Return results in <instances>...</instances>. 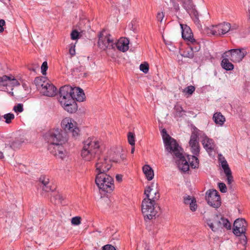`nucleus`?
Returning <instances> with one entry per match:
<instances>
[{
    "label": "nucleus",
    "instance_id": "f257e3e1",
    "mask_svg": "<svg viewBox=\"0 0 250 250\" xmlns=\"http://www.w3.org/2000/svg\"><path fill=\"white\" fill-rule=\"evenodd\" d=\"M100 142L93 138H88L84 143L81 156L86 161H90L96 159L95 164L97 174L106 173L111 167L107 158L102 154Z\"/></svg>",
    "mask_w": 250,
    "mask_h": 250
},
{
    "label": "nucleus",
    "instance_id": "f03ea898",
    "mask_svg": "<svg viewBox=\"0 0 250 250\" xmlns=\"http://www.w3.org/2000/svg\"><path fill=\"white\" fill-rule=\"evenodd\" d=\"M84 99L83 91L80 87L65 85L60 88L59 101L68 112H75L78 109L76 101L83 102Z\"/></svg>",
    "mask_w": 250,
    "mask_h": 250
},
{
    "label": "nucleus",
    "instance_id": "7ed1b4c3",
    "mask_svg": "<svg viewBox=\"0 0 250 250\" xmlns=\"http://www.w3.org/2000/svg\"><path fill=\"white\" fill-rule=\"evenodd\" d=\"M166 150L173 156L180 169L184 172L188 171L189 166L185 157L183 154V149L179 146L176 140L172 138L167 133L166 129L161 131Z\"/></svg>",
    "mask_w": 250,
    "mask_h": 250
},
{
    "label": "nucleus",
    "instance_id": "20e7f679",
    "mask_svg": "<svg viewBox=\"0 0 250 250\" xmlns=\"http://www.w3.org/2000/svg\"><path fill=\"white\" fill-rule=\"evenodd\" d=\"M154 184L152 183L145 190L146 198L142 203V211L145 218L152 219L157 214L155 205L156 201L160 198V195L156 190L154 189Z\"/></svg>",
    "mask_w": 250,
    "mask_h": 250
},
{
    "label": "nucleus",
    "instance_id": "39448f33",
    "mask_svg": "<svg viewBox=\"0 0 250 250\" xmlns=\"http://www.w3.org/2000/svg\"><path fill=\"white\" fill-rule=\"evenodd\" d=\"M45 140L50 144V149L53 150L54 147H60V151L62 152L63 144L67 141L66 133L60 128H53L44 135ZM54 151V150H52Z\"/></svg>",
    "mask_w": 250,
    "mask_h": 250
},
{
    "label": "nucleus",
    "instance_id": "423d86ee",
    "mask_svg": "<svg viewBox=\"0 0 250 250\" xmlns=\"http://www.w3.org/2000/svg\"><path fill=\"white\" fill-rule=\"evenodd\" d=\"M95 183L100 191L110 193L115 188L113 178L106 173L97 174Z\"/></svg>",
    "mask_w": 250,
    "mask_h": 250
},
{
    "label": "nucleus",
    "instance_id": "0eeeda50",
    "mask_svg": "<svg viewBox=\"0 0 250 250\" xmlns=\"http://www.w3.org/2000/svg\"><path fill=\"white\" fill-rule=\"evenodd\" d=\"M207 223L213 231H216L223 228L230 229L231 228V224L227 219L223 217L220 218L218 215L214 216L212 221L210 219L207 220Z\"/></svg>",
    "mask_w": 250,
    "mask_h": 250
},
{
    "label": "nucleus",
    "instance_id": "6e6552de",
    "mask_svg": "<svg viewBox=\"0 0 250 250\" xmlns=\"http://www.w3.org/2000/svg\"><path fill=\"white\" fill-rule=\"evenodd\" d=\"M244 48L231 49L224 53L222 57H228L233 62H239L247 55Z\"/></svg>",
    "mask_w": 250,
    "mask_h": 250
},
{
    "label": "nucleus",
    "instance_id": "1a4fd4ad",
    "mask_svg": "<svg viewBox=\"0 0 250 250\" xmlns=\"http://www.w3.org/2000/svg\"><path fill=\"white\" fill-rule=\"evenodd\" d=\"M111 35L107 33L105 30H103L98 35L99 40L98 45L100 48L104 50L106 49H114L115 43L110 39Z\"/></svg>",
    "mask_w": 250,
    "mask_h": 250
},
{
    "label": "nucleus",
    "instance_id": "9d476101",
    "mask_svg": "<svg viewBox=\"0 0 250 250\" xmlns=\"http://www.w3.org/2000/svg\"><path fill=\"white\" fill-rule=\"evenodd\" d=\"M206 200L211 207L217 208L221 204V197L215 189H209L206 192Z\"/></svg>",
    "mask_w": 250,
    "mask_h": 250
},
{
    "label": "nucleus",
    "instance_id": "9b49d317",
    "mask_svg": "<svg viewBox=\"0 0 250 250\" xmlns=\"http://www.w3.org/2000/svg\"><path fill=\"white\" fill-rule=\"evenodd\" d=\"M247 227V223L244 219H236L233 223V232L236 236L245 234Z\"/></svg>",
    "mask_w": 250,
    "mask_h": 250
},
{
    "label": "nucleus",
    "instance_id": "f8f14e48",
    "mask_svg": "<svg viewBox=\"0 0 250 250\" xmlns=\"http://www.w3.org/2000/svg\"><path fill=\"white\" fill-rule=\"evenodd\" d=\"M231 25L229 22H223L218 25L213 26L211 32L214 35H224L230 31Z\"/></svg>",
    "mask_w": 250,
    "mask_h": 250
},
{
    "label": "nucleus",
    "instance_id": "ddd939ff",
    "mask_svg": "<svg viewBox=\"0 0 250 250\" xmlns=\"http://www.w3.org/2000/svg\"><path fill=\"white\" fill-rule=\"evenodd\" d=\"M221 167L224 170V172L227 177V184L229 186V188L233 191L232 186V182L233 181V178L232 175L231 171L229 167V165L227 161L223 158V160L221 161Z\"/></svg>",
    "mask_w": 250,
    "mask_h": 250
},
{
    "label": "nucleus",
    "instance_id": "4468645a",
    "mask_svg": "<svg viewBox=\"0 0 250 250\" xmlns=\"http://www.w3.org/2000/svg\"><path fill=\"white\" fill-rule=\"evenodd\" d=\"M57 91V88L52 83H47L43 88L40 89V92L47 97H53L56 95Z\"/></svg>",
    "mask_w": 250,
    "mask_h": 250
},
{
    "label": "nucleus",
    "instance_id": "2eb2a0df",
    "mask_svg": "<svg viewBox=\"0 0 250 250\" xmlns=\"http://www.w3.org/2000/svg\"><path fill=\"white\" fill-rule=\"evenodd\" d=\"M182 29V37L185 40L188 41V42H195V39L193 38V33L190 28L186 24H180Z\"/></svg>",
    "mask_w": 250,
    "mask_h": 250
},
{
    "label": "nucleus",
    "instance_id": "dca6fc26",
    "mask_svg": "<svg viewBox=\"0 0 250 250\" xmlns=\"http://www.w3.org/2000/svg\"><path fill=\"white\" fill-rule=\"evenodd\" d=\"M38 185L45 192H49L54 190L49 182V178L45 175H42L40 177Z\"/></svg>",
    "mask_w": 250,
    "mask_h": 250
},
{
    "label": "nucleus",
    "instance_id": "f3484780",
    "mask_svg": "<svg viewBox=\"0 0 250 250\" xmlns=\"http://www.w3.org/2000/svg\"><path fill=\"white\" fill-rule=\"evenodd\" d=\"M129 40L126 38H121L118 41L115 43L114 48L117 47V49L123 52H125L128 50L129 47Z\"/></svg>",
    "mask_w": 250,
    "mask_h": 250
},
{
    "label": "nucleus",
    "instance_id": "a211bd4d",
    "mask_svg": "<svg viewBox=\"0 0 250 250\" xmlns=\"http://www.w3.org/2000/svg\"><path fill=\"white\" fill-rule=\"evenodd\" d=\"M202 131L197 128L195 129L192 132L190 139L189 142V146H193L199 144L198 138L200 136L202 137Z\"/></svg>",
    "mask_w": 250,
    "mask_h": 250
},
{
    "label": "nucleus",
    "instance_id": "6ab92c4d",
    "mask_svg": "<svg viewBox=\"0 0 250 250\" xmlns=\"http://www.w3.org/2000/svg\"><path fill=\"white\" fill-rule=\"evenodd\" d=\"M202 137H203V140L201 142L204 147L207 151H211L213 149V140L208 138L203 132Z\"/></svg>",
    "mask_w": 250,
    "mask_h": 250
},
{
    "label": "nucleus",
    "instance_id": "aec40b11",
    "mask_svg": "<svg viewBox=\"0 0 250 250\" xmlns=\"http://www.w3.org/2000/svg\"><path fill=\"white\" fill-rule=\"evenodd\" d=\"M54 147L55 148L53 149L54 151H52L53 150L50 149V144H49L48 146V149L51 154H52L57 158L63 159L66 155V151L64 148V147L63 146V149L62 150V152L60 151V147L59 148H58L59 147L58 146Z\"/></svg>",
    "mask_w": 250,
    "mask_h": 250
},
{
    "label": "nucleus",
    "instance_id": "412c9836",
    "mask_svg": "<svg viewBox=\"0 0 250 250\" xmlns=\"http://www.w3.org/2000/svg\"><path fill=\"white\" fill-rule=\"evenodd\" d=\"M61 126L64 130L63 131L67 134V132L71 130V129L74 127V125L70 119L66 118L62 121Z\"/></svg>",
    "mask_w": 250,
    "mask_h": 250
},
{
    "label": "nucleus",
    "instance_id": "4be33fe9",
    "mask_svg": "<svg viewBox=\"0 0 250 250\" xmlns=\"http://www.w3.org/2000/svg\"><path fill=\"white\" fill-rule=\"evenodd\" d=\"M34 83L37 89L40 91V89L43 88L44 85L48 83V81L45 77H38L35 79Z\"/></svg>",
    "mask_w": 250,
    "mask_h": 250
},
{
    "label": "nucleus",
    "instance_id": "5701e85b",
    "mask_svg": "<svg viewBox=\"0 0 250 250\" xmlns=\"http://www.w3.org/2000/svg\"><path fill=\"white\" fill-rule=\"evenodd\" d=\"M221 65L222 67L227 71L232 70L234 68L233 64L229 62L230 60L228 57H222Z\"/></svg>",
    "mask_w": 250,
    "mask_h": 250
},
{
    "label": "nucleus",
    "instance_id": "b1692460",
    "mask_svg": "<svg viewBox=\"0 0 250 250\" xmlns=\"http://www.w3.org/2000/svg\"><path fill=\"white\" fill-rule=\"evenodd\" d=\"M143 171L147 180L150 181L154 177V172L152 168L148 165H145L143 167Z\"/></svg>",
    "mask_w": 250,
    "mask_h": 250
},
{
    "label": "nucleus",
    "instance_id": "393cba45",
    "mask_svg": "<svg viewBox=\"0 0 250 250\" xmlns=\"http://www.w3.org/2000/svg\"><path fill=\"white\" fill-rule=\"evenodd\" d=\"M213 120L216 124L222 125L225 121V118L220 112H216L213 116Z\"/></svg>",
    "mask_w": 250,
    "mask_h": 250
},
{
    "label": "nucleus",
    "instance_id": "a878e982",
    "mask_svg": "<svg viewBox=\"0 0 250 250\" xmlns=\"http://www.w3.org/2000/svg\"><path fill=\"white\" fill-rule=\"evenodd\" d=\"M23 141L20 139H15V140L9 142V144H6V146H8L13 150H16L20 148L21 144Z\"/></svg>",
    "mask_w": 250,
    "mask_h": 250
},
{
    "label": "nucleus",
    "instance_id": "bb28decb",
    "mask_svg": "<svg viewBox=\"0 0 250 250\" xmlns=\"http://www.w3.org/2000/svg\"><path fill=\"white\" fill-rule=\"evenodd\" d=\"M182 2V5L184 8L190 14V11L193 9L194 5L192 0H180Z\"/></svg>",
    "mask_w": 250,
    "mask_h": 250
},
{
    "label": "nucleus",
    "instance_id": "cd10ccee",
    "mask_svg": "<svg viewBox=\"0 0 250 250\" xmlns=\"http://www.w3.org/2000/svg\"><path fill=\"white\" fill-rule=\"evenodd\" d=\"M63 199L64 198L61 194L56 193L54 194L51 200L52 202L54 201L55 204L59 205L62 204Z\"/></svg>",
    "mask_w": 250,
    "mask_h": 250
},
{
    "label": "nucleus",
    "instance_id": "c85d7f7f",
    "mask_svg": "<svg viewBox=\"0 0 250 250\" xmlns=\"http://www.w3.org/2000/svg\"><path fill=\"white\" fill-rule=\"evenodd\" d=\"M175 111V117H182L185 114L186 111L183 109V107L179 105H176L174 107Z\"/></svg>",
    "mask_w": 250,
    "mask_h": 250
},
{
    "label": "nucleus",
    "instance_id": "c756f323",
    "mask_svg": "<svg viewBox=\"0 0 250 250\" xmlns=\"http://www.w3.org/2000/svg\"><path fill=\"white\" fill-rule=\"evenodd\" d=\"M188 45H189V48L192 49V50H193V53L194 52H198L200 49V45L199 43L195 40V42H189Z\"/></svg>",
    "mask_w": 250,
    "mask_h": 250
},
{
    "label": "nucleus",
    "instance_id": "7c9ffc66",
    "mask_svg": "<svg viewBox=\"0 0 250 250\" xmlns=\"http://www.w3.org/2000/svg\"><path fill=\"white\" fill-rule=\"evenodd\" d=\"M181 56L184 57L192 59L194 57V53L193 52V50H192V49H190L189 47L187 48L183 52V53L181 54Z\"/></svg>",
    "mask_w": 250,
    "mask_h": 250
},
{
    "label": "nucleus",
    "instance_id": "2f4dec72",
    "mask_svg": "<svg viewBox=\"0 0 250 250\" xmlns=\"http://www.w3.org/2000/svg\"><path fill=\"white\" fill-rule=\"evenodd\" d=\"M190 165L192 168H198L199 165V160L196 156H192V161L191 162H190Z\"/></svg>",
    "mask_w": 250,
    "mask_h": 250
},
{
    "label": "nucleus",
    "instance_id": "473e14b6",
    "mask_svg": "<svg viewBox=\"0 0 250 250\" xmlns=\"http://www.w3.org/2000/svg\"><path fill=\"white\" fill-rule=\"evenodd\" d=\"M20 85L19 81L13 76H9L8 86H15Z\"/></svg>",
    "mask_w": 250,
    "mask_h": 250
},
{
    "label": "nucleus",
    "instance_id": "72a5a7b5",
    "mask_svg": "<svg viewBox=\"0 0 250 250\" xmlns=\"http://www.w3.org/2000/svg\"><path fill=\"white\" fill-rule=\"evenodd\" d=\"M195 87L192 85H189L183 89V92L186 94L191 95L195 91Z\"/></svg>",
    "mask_w": 250,
    "mask_h": 250
},
{
    "label": "nucleus",
    "instance_id": "f704fd0d",
    "mask_svg": "<svg viewBox=\"0 0 250 250\" xmlns=\"http://www.w3.org/2000/svg\"><path fill=\"white\" fill-rule=\"evenodd\" d=\"M9 76L3 75L0 77V85L2 86H8V80Z\"/></svg>",
    "mask_w": 250,
    "mask_h": 250
},
{
    "label": "nucleus",
    "instance_id": "c9c22d12",
    "mask_svg": "<svg viewBox=\"0 0 250 250\" xmlns=\"http://www.w3.org/2000/svg\"><path fill=\"white\" fill-rule=\"evenodd\" d=\"M128 141L131 146L135 145V136L134 134L131 132H129L127 135Z\"/></svg>",
    "mask_w": 250,
    "mask_h": 250
},
{
    "label": "nucleus",
    "instance_id": "e433bc0d",
    "mask_svg": "<svg viewBox=\"0 0 250 250\" xmlns=\"http://www.w3.org/2000/svg\"><path fill=\"white\" fill-rule=\"evenodd\" d=\"M3 118L5 119V122L7 124H10L14 119L15 116L13 113H9L4 115Z\"/></svg>",
    "mask_w": 250,
    "mask_h": 250
},
{
    "label": "nucleus",
    "instance_id": "4c0bfd02",
    "mask_svg": "<svg viewBox=\"0 0 250 250\" xmlns=\"http://www.w3.org/2000/svg\"><path fill=\"white\" fill-rule=\"evenodd\" d=\"M192 153L194 156H198L200 152V146L198 145H196L193 146H190Z\"/></svg>",
    "mask_w": 250,
    "mask_h": 250
},
{
    "label": "nucleus",
    "instance_id": "58836bf2",
    "mask_svg": "<svg viewBox=\"0 0 250 250\" xmlns=\"http://www.w3.org/2000/svg\"><path fill=\"white\" fill-rule=\"evenodd\" d=\"M140 70L145 73H147L149 70V65L146 62L142 63L140 65Z\"/></svg>",
    "mask_w": 250,
    "mask_h": 250
},
{
    "label": "nucleus",
    "instance_id": "ea45409f",
    "mask_svg": "<svg viewBox=\"0 0 250 250\" xmlns=\"http://www.w3.org/2000/svg\"><path fill=\"white\" fill-rule=\"evenodd\" d=\"M13 110L16 113H21L23 111V104H18L14 106Z\"/></svg>",
    "mask_w": 250,
    "mask_h": 250
},
{
    "label": "nucleus",
    "instance_id": "a19ab883",
    "mask_svg": "<svg viewBox=\"0 0 250 250\" xmlns=\"http://www.w3.org/2000/svg\"><path fill=\"white\" fill-rule=\"evenodd\" d=\"M47 69V62H44L41 66V71L43 75H46Z\"/></svg>",
    "mask_w": 250,
    "mask_h": 250
},
{
    "label": "nucleus",
    "instance_id": "79ce46f5",
    "mask_svg": "<svg viewBox=\"0 0 250 250\" xmlns=\"http://www.w3.org/2000/svg\"><path fill=\"white\" fill-rule=\"evenodd\" d=\"M218 187L220 191L222 193H226L227 191V188L226 185L224 183H219L218 184Z\"/></svg>",
    "mask_w": 250,
    "mask_h": 250
},
{
    "label": "nucleus",
    "instance_id": "37998d69",
    "mask_svg": "<svg viewBox=\"0 0 250 250\" xmlns=\"http://www.w3.org/2000/svg\"><path fill=\"white\" fill-rule=\"evenodd\" d=\"M81 217L78 216H76L73 217L71 219V223L74 225H78L81 223Z\"/></svg>",
    "mask_w": 250,
    "mask_h": 250
},
{
    "label": "nucleus",
    "instance_id": "c03bdc74",
    "mask_svg": "<svg viewBox=\"0 0 250 250\" xmlns=\"http://www.w3.org/2000/svg\"><path fill=\"white\" fill-rule=\"evenodd\" d=\"M79 32L76 30H74L71 33V38L73 40H77L79 38Z\"/></svg>",
    "mask_w": 250,
    "mask_h": 250
},
{
    "label": "nucleus",
    "instance_id": "a18cd8bd",
    "mask_svg": "<svg viewBox=\"0 0 250 250\" xmlns=\"http://www.w3.org/2000/svg\"><path fill=\"white\" fill-rule=\"evenodd\" d=\"M79 132V129L78 127H74L71 129V130H69V132H70L72 133L73 136L76 137L77 136Z\"/></svg>",
    "mask_w": 250,
    "mask_h": 250
},
{
    "label": "nucleus",
    "instance_id": "49530a36",
    "mask_svg": "<svg viewBox=\"0 0 250 250\" xmlns=\"http://www.w3.org/2000/svg\"><path fill=\"white\" fill-rule=\"evenodd\" d=\"M75 44L72 43L70 45L69 52V54L71 55V56H73L75 55Z\"/></svg>",
    "mask_w": 250,
    "mask_h": 250
},
{
    "label": "nucleus",
    "instance_id": "de8ad7c7",
    "mask_svg": "<svg viewBox=\"0 0 250 250\" xmlns=\"http://www.w3.org/2000/svg\"><path fill=\"white\" fill-rule=\"evenodd\" d=\"M190 209L192 211H195L197 208V204L195 200H192L189 204Z\"/></svg>",
    "mask_w": 250,
    "mask_h": 250
},
{
    "label": "nucleus",
    "instance_id": "09e8293b",
    "mask_svg": "<svg viewBox=\"0 0 250 250\" xmlns=\"http://www.w3.org/2000/svg\"><path fill=\"white\" fill-rule=\"evenodd\" d=\"M242 236L240 240V243L242 244L244 246H246L247 244V238L245 234Z\"/></svg>",
    "mask_w": 250,
    "mask_h": 250
},
{
    "label": "nucleus",
    "instance_id": "8fccbe9b",
    "mask_svg": "<svg viewBox=\"0 0 250 250\" xmlns=\"http://www.w3.org/2000/svg\"><path fill=\"white\" fill-rule=\"evenodd\" d=\"M102 250H116L115 248L111 245L107 244L102 247Z\"/></svg>",
    "mask_w": 250,
    "mask_h": 250
},
{
    "label": "nucleus",
    "instance_id": "3c124183",
    "mask_svg": "<svg viewBox=\"0 0 250 250\" xmlns=\"http://www.w3.org/2000/svg\"><path fill=\"white\" fill-rule=\"evenodd\" d=\"M164 14L163 12H158L157 15V21L161 22L164 19Z\"/></svg>",
    "mask_w": 250,
    "mask_h": 250
},
{
    "label": "nucleus",
    "instance_id": "603ef678",
    "mask_svg": "<svg viewBox=\"0 0 250 250\" xmlns=\"http://www.w3.org/2000/svg\"><path fill=\"white\" fill-rule=\"evenodd\" d=\"M192 200H194V199H191V197L189 195L184 197V203L185 204H190Z\"/></svg>",
    "mask_w": 250,
    "mask_h": 250
},
{
    "label": "nucleus",
    "instance_id": "864d4df0",
    "mask_svg": "<svg viewBox=\"0 0 250 250\" xmlns=\"http://www.w3.org/2000/svg\"><path fill=\"white\" fill-rule=\"evenodd\" d=\"M5 24V22L4 20L1 19L0 20V33L4 31V28L3 27Z\"/></svg>",
    "mask_w": 250,
    "mask_h": 250
},
{
    "label": "nucleus",
    "instance_id": "5fc2aeb1",
    "mask_svg": "<svg viewBox=\"0 0 250 250\" xmlns=\"http://www.w3.org/2000/svg\"><path fill=\"white\" fill-rule=\"evenodd\" d=\"M172 6L175 10L177 12L179 10L180 8L179 4L175 2V1H172Z\"/></svg>",
    "mask_w": 250,
    "mask_h": 250
},
{
    "label": "nucleus",
    "instance_id": "6e6d98bb",
    "mask_svg": "<svg viewBox=\"0 0 250 250\" xmlns=\"http://www.w3.org/2000/svg\"><path fill=\"white\" fill-rule=\"evenodd\" d=\"M193 14V16L195 17L196 19H198V13L197 10L194 9V7L193 8V9H191L190 12Z\"/></svg>",
    "mask_w": 250,
    "mask_h": 250
},
{
    "label": "nucleus",
    "instance_id": "4d7b16f0",
    "mask_svg": "<svg viewBox=\"0 0 250 250\" xmlns=\"http://www.w3.org/2000/svg\"><path fill=\"white\" fill-rule=\"evenodd\" d=\"M38 67H39L38 65H33V66L30 67L29 68V69L30 71H33V72H36V70L38 68Z\"/></svg>",
    "mask_w": 250,
    "mask_h": 250
},
{
    "label": "nucleus",
    "instance_id": "13d9d810",
    "mask_svg": "<svg viewBox=\"0 0 250 250\" xmlns=\"http://www.w3.org/2000/svg\"><path fill=\"white\" fill-rule=\"evenodd\" d=\"M116 179L118 182L121 181L122 180V175L120 174L116 175Z\"/></svg>",
    "mask_w": 250,
    "mask_h": 250
},
{
    "label": "nucleus",
    "instance_id": "bf43d9fd",
    "mask_svg": "<svg viewBox=\"0 0 250 250\" xmlns=\"http://www.w3.org/2000/svg\"><path fill=\"white\" fill-rule=\"evenodd\" d=\"M168 45H169V46L168 47L169 50L174 51L175 47L174 46H173L172 43L170 42Z\"/></svg>",
    "mask_w": 250,
    "mask_h": 250
},
{
    "label": "nucleus",
    "instance_id": "052dcab7",
    "mask_svg": "<svg viewBox=\"0 0 250 250\" xmlns=\"http://www.w3.org/2000/svg\"><path fill=\"white\" fill-rule=\"evenodd\" d=\"M238 25H237V24H234L232 26H231V28H230V30H236L237 29H238Z\"/></svg>",
    "mask_w": 250,
    "mask_h": 250
},
{
    "label": "nucleus",
    "instance_id": "680f3d73",
    "mask_svg": "<svg viewBox=\"0 0 250 250\" xmlns=\"http://www.w3.org/2000/svg\"><path fill=\"white\" fill-rule=\"evenodd\" d=\"M4 158V155L3 152L0 151V159H2Z\"/></svg>",
    "mask_w": 250,
    "mask_h": 250
},
{
    "label": "nucleus",
    "instance_id": "e2e57ef3",
    "mask_svg": "<svg viewBox=\"0 0 250 250\" xmlns=\"http://www.w3.org/2000/svg\"><path fill=\"white\" fill-rule=\"evenodd\" d=\"M134 150H135V147H134V146H132V148H131V153L132 154H133L134 152Z\"/></svg>",
    "mask_w": 250,
    "mask_h": 250
},
{
    "label": "nucleus",
    "instance_id": "0e129e2a",
    "mask_svg": "<svg viewBox=\"0 0 250 250\" xmlns=\"http://www.w3.org/2000/svg\"><path fill=\"white\" fill-rule=\"evenodd\" d=\"M83 69V67L82 66H80L79 68H76V69L77 70H79V71H81Z\"/></svg>",
    "mask_w": 250,
    "mask_h": 250
},
{
    "label": "nucleus",
    "instance_id": "69168bd1",
    "mask_svg": "<svg viewBox=\"0 0 250 250\" xmlns=\"http://www.w3.org/2000/svg\"><path fill=\"white\" fill-rule=\"evenodd\" d=\"M170 2L172 3V1H175V0H170Z\"/></svg>",
    "mask_w": 250,
    "mask_h": 250
},
{
    "label": "nucleus",
    "instance_id": "338daca9",
    "mask_svg": "<svg viewBox=\"0 0 250 250\" xmlns=\"http://www.w3.org/2000/svg\"><path fill=\"white\" fill-rule=\"evenodd\" d=\"M113 161H114V162H118V161H115V160H113Z\"/></svg>",
    "mask_w": 250,
    "mask_h": 250
}]
</instances>
